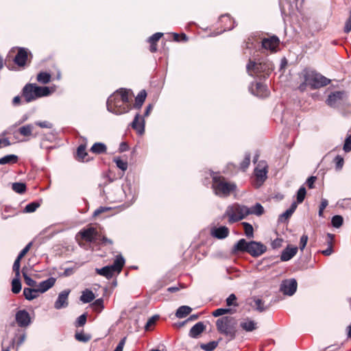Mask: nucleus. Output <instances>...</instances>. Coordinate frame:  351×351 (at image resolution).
<instances>
[{
	"label": "nucleus",
	"instance_id": "338daca9",
	"mask_svg": "<svg viewBox=\"0 0 351 351\" xmlns=\"http://www.w3.org/2000/svg\"><path fill=\"white\" fill-rule=\"evenodd\" d=\"M97 239H100L101 241V244L104 245H112L113 244L112 240L107 238L105 236H101V237L100 235H99V237H97Z\"/></svg>",
	"mask_w": 351,
	"mask_h": 351
},
{
	"label": "nucleus",
	"instance_id": "6e6552de",
	"mask_svg": "<svg viewBox=\"0 0 351 351\" xmlns=\"http://www.w3.org/2000/svg\"><path fill=\"white\" fill-rule=\"evenodd\" d=\"M125 264V259L121 255H117L116 258L111 265H107L102 268L96 269V272L99 275L110 279L112 277L114 272L119 273Z\"/></svg>",
	"mask_w": 351,
	"mask_h": 351
},
{
	"label": "nucleus",
	"instance_id": "5fc2aeb1",
	"mask_svg": "<svg viewBox=\"0 0 351 351\" xmlns=\"http://www.w3.org/2000/svg\"><path fill=\"white\" fill-rule=\"evenodd\" d=\"M231 311L232 310L230 308H217L215 311H214L213 312L212 315L214 317H219V316H221L223 315H225L226 313H230L231 312Z\"/></svg>",
	"mask_w": 351,
	"mask_h": 351
},
{
	"label": "nucleus",
	"instance_id": "f3484780",
	"mask_svg": "<svg viewBox=\"0 0 351 351\" xmlns=\"http://www.w3.org/2000/svg\"><path fill=\"white\" fill-rule=\"evenodd\" d=\"M26 339V333L24 330H18L15 337L10 341V346L16 347V350L23 343Z\"/></svg>",
	"mask_w": 351,
	"mask_h": 351
},
{
	"label": "nucleus",
	"instance_id": "f704fd0d",
	"mask_svg": "<svg viewBox=\"0 0 351 351\" xmlns=\"http://www.w3.org/2000/svg\"><path fill=\"white\" fill-rule=\"evenodd\" d=\"M34 126L32 124H27L19 129V133L24 136H29L32 135Z\"/></svg>",
	"mask_w": 351,
	"mask_h": 351
},
{
	"label": "nucleus",
	"instance_id": "7ed1b4c3",
	"mask_svg": "<svg viewBox=\"0 0 351 351\" xmlns=\"http://www.w3.org/2000/svg\"><path fill=\"white\" fill-rule=\"evenodd\" d=\"M237 320L231 316H224L216 322L217 330L233 340L237 336Z\"/></svg>",
	"mask_w": 351,
	"mask_h": 351
},
{
	"label": "nucleus",
	"instance_id": "c03bdc74",
	"mask_svg": "<svg viewBox=\"0 0 351 351\" xmlns=\"http://www.w3.org/2000/svg\"><path fill=\"white\" fill-rule=\"evenodd\" d=\"M327 237H328V247L327 249L322 251V254H324V256H330L333 252L332 246V240L333 236L331 234L328 233L327 234Z\"/></svg>",
	"mask_w": 351,
	"mask_h": 351
},
{
	"label": "nucleus",
	"instance_id": "774afa93",
	"mask_svg": "<svg viewBox=\"0 0 351 351\" xmlns=\"http://www.w3.org/2000/svg\"><path fill=\"white\" fill-rule=\"evenodd\" d=\"M316 180H317V177L314 176H310L306 180V184H307V186H308L309 189H313L314 188V183L316 181Z\"/></svg>",
	"mask_w": 351,
	"mask_h": 351
},
{
	"label": "nucleus",
	"instance_id": "20e7f679",
	"mask_svg": "<svg viewBox=\"0 0 351 351\" xmlns=\"http://www.w3.org/2000/svg\"><path fill=\"white\" fill-rule=\"evenodd\" d=\"M213 189L215 194L219 197H227L234 191L237 185L234 183L228 182L221 176L215 173H212Z\"/></svg>",
	"mask_w": 351,
	"mask_h": 351
},
{
	"label": "nucleus",
	"instance_id": "58836bf2",
	"mask_svg": "<svg viewBox=\"0 0 351 351\" xmlns=\"http://www.w3.org/2000/svg\"><path fill=\"white\" fill-rule=\"evenodd\" d=\"M21 290V282L20 278H15L12 281V291L14 293H19Z\"/></svg>",
	"mask_w": 351,
	"mask_h": 351
},
{
	"label": "nucleus",
	"instance_id": "4be33fe9",
	"mask_svg": "<svg viewBox=\"0 0 351 351\" xmlns=\"http://www.w3.org/2000/svg\"><path fill=\"white\" fill-rule=\"evenodd\" d=\"M27 59V52L25 48L20 47L17 54L16 55L14 62L19 66H25Z\"/></svg>",
	"mask_w": 351,
	"mask_h": 351
},
{
	"label": "nucleus",
	"instance_id": "4468645a",
	"mask_svg": "<svg viewBox=\"0 0 351 351\" xmlns=\"http://www.w3.org/2000/svg\"><path fill=\"white\" fill-rule=\"evenodd\" d=\"M70 292V289H65L58 294V298L54 302V308L56 309L60 310L69 306V295Z\"/></svg>",
	"mask_w": 351,
	"mask_h": 351
},
{
	"label": "nucleus",
	"instance_id": "4d7b16f0",
	"mask_svg": "<svg viewBox=\"0 0 351 351\" xmlns=\"http://www.w3.org/2000/svg\"><path fill=\"white\" fill-rule=\"evenodd\" d=\"M86 322V315L85 313L79 316L75 322L76 327L83 326Z\"/></svg>",
	"mask_w": 351,
	"mask_h": 351
},
{
	"label": "nucleus",
	"instance_id": "ddd939ff",
	"mask_svg": "<svg viewBox=\"0 0 351 351\" xmlns=\"http://www.w3.org/2000/svg\"><path fill=\"white\" fill-rule=\"evenodd\" d=\"M345 95L346 92L343 90L332 92L328 95L326 104L331 108H336L343 100Z\"/></svg>",
	"mask_w": 351,
	"mask_h": 351
},
{
	"label": "nucleus",
	"instance_id": "13d9d810",
	"mask_svg": "<svg viewBox=\"0 0 351 351\" xmlns=\"http://www.w3.org/2000/svg\"><path fill=\"white\" fill-rule=\"evenodd\" d=\"M343 149L346 153L351 152V135L346 137Z\"/></svg>",
	"mask_w": 351,
	"mask_h": 351
},
{
	"label": "nucleus",
	"instance_id": "393cba45",
	"mask_svg": "<svg viewBox=\"0 0 351 351\" xmlns=\"http://www.w3.org/2000/svg\"><path fill=\"white\" fill-rule=\"evenodd\" d=\"M212 234L215 238L223 239L226 238L229 234V229L226 226H220L215 228L212 231Z\"/></svg>",
	"mask_w": 351,
	"mask_h": 351
},
{
	"label": "nucleus",
	"instance_id": "1a4fd4ad",
	"mask_svg": "<svg viewBox=\"0 0 351 351\" xmlns=\"http://www.w3.org/2000/svg\"><path fill=\"white\" fill-rule=\"evenodd\" d=\"M298 287V282L295 278H290L283 280L280 287V290L283 294L291 296L293 295Z\"/></svg>",
	"mask_w": 351,
	"mask_h": 351
},
{
	"label": "nucleus",
	"instance_id": "a211bd4d",
	"mask_svg": "<svg viewBox=\"0 0 351 351\" xmlns=\"http://www.w3.org/2000/svg\"><path fill=\"white\" fill-rule=\"evenodd\" d=\"M279 38L276 36L270 38H264L262 40V47L265 49L274 51L279 44Z\"/></svg>",
	"mask_w": 351,
	"mask_h": 351
},
{
	"label": "nucleus",
	"instance_id": "0e129e2a",
	"mask_svg": "<svg viewBox=\"0 0 351 351\" xmlns=\"http://www.w3.org/2000/svg\"><path fill=\"white\" fill-rule=\"evenodd\" d=\"M350 15L348 19L346 20L344 26V32L348 34L351 31V10L349 12Z\"/></svg>",
	"mask_w": 351,
	"mask_h": 351
},
{
	"label": "nucleus",
	"instance_id": "f8f14e48",
	"mask_svg": "<svg viewBox=\"0 0 351 351\" xmlns=\"http://www.w3.org/2000/svg\"><path fill=\"white\" fill-rule=\"evenodd\" d=\"M79 234L82 239L89 243L95 242L99 237L98 232L96 228L93 226L81 230L79 232Z\"/></svg>",
	"mask_w": 351,
	"mask_h": 351
},
{
	"label": "nucleus",
	"instance_id": "37998d69",
	"mask_svg": "<svg viewBox=\"0 0 351 351\" xmlns=\"http://www.w3.org/2000/svg\"><path fill=\"white\" fill-rule=\"evenodd\" d=\"M88 155L86 151V145H80L77 149V156L79 160H84L85 157Z\"/></svg>",
	"mask_w": 351,
	"mask_h": 351
},
{
	"label": "nucleus",
	"instance_id": "7c9ffc66",
	"mask_svg": "<svg viewBox=\"0 0 351 351\" xmlns=\"http://www.w3.org/2000/svg\"><path fill=\"white\" fill-rule=\"evenodd\" d=\"M39 293L37 289L25 288L23 289V295L27 300H32L36 298Z\"/></svg>",
	"mask_w": 351,
	"mask_h": 351
},
{
	"label": "nucleus",
	"instance_id": "b1692460",
	"mask_svg": "<svg viewBox=\"0 0 351 351\" xmlns=\"http://www.w3.org/2000/svg\"><path fill=\"white\" fill-rule=\"evenodd\" d=\"M205 325L203 322L196 323L190 330L189 335L192 338H197L200 334L205 330Z\"/></svg>",
	"mask_w": 351,
	"mask_h": 351
},
{
	"label": "nucleus",
	"instance_id": "aec40b11",
	"mask_svg": "<svg viewBox=\"0 0 351 351\" xmlns=\"http://www.w3.org/2000/svg\"><path fill=\"white\" fill-rule=\"evenodd\" d=\"M298 247H291L289 245L282 252L280 256L281 261L285 262L291 260L298 252Z\"/></svg>",
	"mask_w": 351,
	"mask_h": 351
},
{
	"label": "nucleus",
	"instance_id": "603ef678",
	"mask_svg": "<svg viewBox=\"0 0 351 351\" xmlns=\"http://www.w3.org/2000/svg\"><path fill=\"white\" fill-rule=\"evenodd\" d=\"M334 162L335 163V168L337 171H339L342 169L343 164H344V160L343 157H341L339 155H337L335 159Z\"/></svg>",
	"mask_w": 351,
	"mask_h": 351
},
{
	"label": "nucleus",
	"instance_id": "9b49d317",
	"mask_svg": "<svg viewBox=\"0 0 351 351\" xmlns=\"http://www.w3.org/2000/svg\"><path fill=\"white\" fill-rule=\"evenodd\" d=\"M247 253L253 257H258L267 251V246L261 242L251 241Z\"/></svg>",
	"mask_w": 351,
	"mask_h": 351
},
{
	"label": "nucleus",
	"instance_id": "cd10ccee",
	"mask_svg": "<svg viewBox=\"0 0 351 351\" xmlns=\"http://www.w3.org/2000/svg\"><path fill=\"white\" fill-rule=\"evenodd\" d=\"M250 241H246L245 239H241L237 241L234 245V252H247L249 250Z\"/></svg>",
	"mask_w": 351,
	"mask_h": 351
},
{
	"label": "nucleus",
	"instance_id": "ea45409f",
	"mask_svg": "<svg viewBox=\"0 0 351 351\" xmlns=\"http://www.w3.org/2000/svg\"><path fill=\"white\" fill-rule=\"evenodd\" d=\"M242 226H243L245 236L247 238H252L254 237L253 226L247 222H243Z\"/></svg>",
	"mask_w": 351,
	"mask_h": 351
},
{
	"label": "nucleus",
	"instance_id": "0eeeda50",
	"mask_svg": "<svg viewBox=\"0 0 351 351\" xmlns=\"http://www.w3.org/2000/svg\"><path fill=\"white\" fill-rule=\"evenodd\" d=\"M303 77L304 80L308 82V86L313 90L326 86L330 82L329 79L313 70H304Z\"/></svg>",
	"mask_w": 351,
	"mask_h": 351
},
{
	"label": "nucleus",
	"instance_id": "2f4dec72",
	"mask_svg": "<svg viewBox=\"0 0 351 351\" xmlns=\"http://www.w3.org/2000/svg\"><path fill=\"white\" fill-rule=\"evenodd\" d=\"M18 156L15 154H8L0 158V165L15 164L18 161Z\"/></svg>",
	"mask_w": 351,
	"mask_h": 351
},
{
	"label": "nucleus",
	"instance_id": "09e8293b",
	"mask_svg": "<svg viewBox=\"0 0 351 351\" xmlns=\"http://www.w3.org/2000/svg\"><path fill=\"white\" fill-rule=\"evenodd\" d=\"M306 194V189L304 186H302L299 189V190L298 191V193H297V202L298 204H300L304 201Z\"/></svg>",
	"mask_w": 351,
	"mask_h": 351
},
{
	"label": "nucleus",
	"instance_id": "39448f33",
	"mask_svg": "<svg viewBox=\"0 0 351 351\" xmlns=\"http://www.w3.org/2000/svg\"><path fill=\"white\" fill-rule=\"evenodd\" d=\"M50 90L47 86H38L36 84H27L22 90V95L27 103H29L38 98L48 96Z\"/></svg>",
	"mask_w": 351,
	"mask_h": 351
},
{
	"label": "nucleus",
	"instance_id": "4c0bfd02",
	"mask_svg": "<svg viewBox=\"0 0 351 351\" xmlns=\"http://www.w3.org/2000/svg\"><path fill=\"white\" fill-rule=\"evenodd\" d=\"M12 189L16 193L23 194L26 191V185L23 182H14L12 184Z\"/></svg>",
	"mask_w": 351,
	"mask_h": 351
},
{
	"label": "nucleus",
	"instance_id": "6ab92c4d",
	"mask_svg": "<svg viewBox=\"0 0 351 351\" xmlns=\"http://www.w3.org/2000/svg\"><path fill=\"white\" fill-rule=\"evenodd\" d=\"M239 326L242 330L247 332H252L258 328L257 322L248 317L243 319Z\"/></svg>",
	"mask_w": 351,
	"mask_h": 351
},
{
	"label": "nucleus",
	"instance_id": "f03ea898",
	"mask_svg": "<svg viewBox=\"0 0 351 351\" xmlns=\"http://www.w3.org/2000/svg\"><path fill=\"white\" fill-rule=\"evenodd\" d=\"M274 69L273 62L267 57H262L258 60L250 59L246 64V70L250 75L261 78L268 77Z\"/></svg>",
	"mask_w": 351,
	"mask_h": 351
},
{
	"label": "nucleus",
	"instance_id": "6e6d98bb",
	"mask_svg": "<svg viewBox=\"0 0 351 351\" xmlns=\"http://www.w3.org/2000/svg\"><path fill=\"white\" fill-rule=\"evenodd\" d=\"M237 297L234 293L230 294L227 298H226V304L228 306H237L238 304L236 302Z\"/></svg>",
	"mask_w": 351,
	"mask_h": 351
},
{
	"label": "nucleus",
	"instance_id": "e433bc0d",
	"mask_svg": "<svg viewBox=\"0 0 351 351\" xmlns=\"http://www.w3.org/2000/svg\"><path fill=\"white\" fill-rule=\"evenodd\" d=\"M253 301L254 302V306H253L255 310L261 313L265 311L267 308L265 306L263 301L258 298H254Z\"/></svg>",
	"mask_w": 351,
	"mask_h": 351
},
{
	"label": "nucleus",
	"instance_id": "69168bd1",
	"mask_svg": "<svg viewBox=\"0 0 351 351\" xmlns=\"http://www.w3.org/2000/svg\"><path fill=\"white\" fill-rule=\"evenodd\" d=\"M307 241H308V236L306 234H303L301 237L300 240V249L301 251H302L305 248L306 243H307Z\"/></svg>",
	"mask_w": 351,
	"mask_h": 351
},
{
	"label": "nucleus",
	"instance_id": "8fccbe9b",
	"mask_svg": "<svg viewBox=\"0 0 351 351\" xmlns=\"http://www.w3.org/2000/svg\"><path fill=\"white\" fill-rule=\"evenodd\" d=\"M251 156L250 153H245V158L243 161L240 164V167L241 169L245 171L250 165V163Z\"/></svg>",
	"mask_w": 351,
	"mask_h": 351
},
{
	"label": "nucleus",
	"instance_id": "052dcab7",
	"mask_svg": "<svg viewBox=\"0 0 351 351\" xmlns=\"http://www.w3.org/2000/svg\"><path fill=\"white\" fill-rule=\"evenodd\" d=\"M35 124L42 128H49L51 129L53 128V124L48 121H36Z\"/></svg>",
	"mask_w": 351,
	"mask_h": 351
},
{
	"label": "nucleus",
	"instance_id": "c9c22d12",
	"mask_svg": "<svg viewBox=\"0 0 351 351\" xmlns=\"http://www.w3.org/2000/svg\"><path fill=\"white\" fill-rule=\"evenodd\" d=\"M38 82L41 84H47L51 80V75L47 72H40L36 77Z\"/></svg>",
	"mask_w": 351,
	"mask_h": 351
},
{
	"label": "nucleus",
	"instance_id": "423d86ee",
	"mask_svg": "<svg viewBox=\"0 0 351 351\" xmlns=\"http://www.w3.org/2000/svg\"><path fill=\"white\" fill-rule=\"evenodd\" d=\"M246 210V206L234 203L226 208L223 218L228 217V223H233L245 219L247 217Z\"/></svg>",
	"mask_w": 351,
	"mask_h": 351
},
{
	"label": "nucleus",
	"instance_id": "bf43d9fd",
	"mask_svg": "<svg viewBox=\"0 0 351 351\" xmlns=\"http://www.w3.org/2000/svg\"><path fill=\"white\" fill-rule=\"evenodd\" d=\"M32 245V242H29L19 254L16 258L22 259L23 257L29 252Z\"/></svg>",
	"mask_w": 351,
	"mask_h": 351
},
{
	"label": "nucleus",
	"instance_id": "2eb2a0df",
	"mask_svg": "<svg viewBox=\"0 0 351 351\" xmlns=\"http://www.w3.org/2000/svg\"><path fill=\"white\" fill-rule=\"evenodd\" d=\"M267 172V165L263 161L260 162L254 169V175L257 181L260 182V185L266 180Z\"/></svg>",
	"mask_w": 351,
	"mask_h": 351
},
{
	"label": "nucleus",
	"instance_id": "dca6fc26",
	"mask_svg": "<svg viewBox=\"0 0 351 351\" xmlns=\"http://www.w3.org/2000/svg\"><path fill=\"white\" fill-rule=\"evenodd\" d=\"M131 126L138 134L142 135L145 132L144 118L139 113H136L133 121L131 123Z\"/></svg>",
	"mask_w": 351,
	"mask_h": 351
},
{
	"label": "nucleus",
	"instance_id": "3c124183",
	"mask_svg": "<svg viewBox=\"0 0 351 351\" xmlns=\"http://www.w3.org/2000/svg\"><path fill=\"white\" fill-rule=\"evenodd\" d=\"M22 273H23V276L24 278L25 282L28 286L32 287H34L36 286V284H37L36 282L34 280H33L32 278H30L25 271H24V269H23Z\"/></svg>",
	"mask_w": 351,
	"mask_h": 351
},
{
	"label": "nucleus",
	"instance_id": "9d476101",
	"mask_svg": "<svg viewBox=\"0 0 351 351\" xmlns=\"http://www.w3.org/2000/svg\"><path fill=\"white\" fill-rule=\"evenodd\" d=\"M15 321L21 328H27L32 322L29 313L25 309L19 310L16 313Z\"/></svg>",
	"mask_w": 351,
	"mask_h": 351
},
{
	"label": "nucleus",
	"instance_id": "a19ab883",
	"mask_svg": "<svg viewBox=\"0 0 351 351\" xmlns=\"http://www.w3.org/2000/svg\"><path fill=\"white\" fill-rule=\"evenodd\" d=\"M217 346L218 341H212L208 343L200 344V348L205 351H213L217 347Z\"/></svg>",
	"mask_w": 351,
	"mask_h": 351
},
{
	"label": "nucleus",
	"instance_id": "c756f323",
	"mask_svg": "<svg viewBox=\"0 0 351 351\" xmlns=\"http://www.w3.org/2000/svg\"><path fill=\"white\" fill-rule=\"evenodd\" d=\"M146 96L147 93L145 90L140 91L135 98V103L133 107L136 109H140L146 99Z\"/></svg>",
	"mask_w": 351,
	"mask_h": 351
},
{
	"label": "nucleus",
	"instance_id": "de8ad7c7",
	"mask_svg": "<svg viewBox=\"0 0 351 351\" xmlns=\"http://www.w3.org/2000/svg\"><path fill=\"white\" fill-rule=\"evenodd\" d=\"M75 339L81 342H88L90 339L91 336L88 334H84V332H77L75 335Z\"/></svg>",
	"mask_w": 351,
	"mask_h": 351
},
{
	"label": "nucleus",
	"instance_id": "680f3d73",
	"mask_svg": "<svg viewBox=\"0 0 351 351\" xmlns=\"http://www.w3.org/2000/svg\"><path fill=\"white\" fill-rule=\"evenodd\" d=\"M163 34L157 32L154 34L152 36L148 38L149 43H156L157 41L162 36Z\"/></svg>",
	"mask_w": 351,
	"mask_h": 351
},
{
	"label": "nucleus",
	"instance_id": "473e14b6",
	"mask_svg": "<svg viewBox=\"0 0 351 351\" xmlns=\"http://www.w3.org/2000/svg\"><path fill=\"white\" fill-rule=\"evenodd\" d=\"M106 150L107 147L103 143H95L90 148V152L96 154H104L106 152Z\"/></svg>",
	"mask_w": 351,
	"mask_h": 351
},
{
	"label": "nucleus",
	"instance_id": "49530a36",
	"mask_svg": "<svg viewBox=\"0 0 351 351\" xmlns=\"http://www.w3.org/2000/svg\"><path fill=\"white\" fill-rule=\"evenodd\" d=\"M343 222V219L341 215H335L331 219L332 226L335 228H339Z\"/></svg>",
	"mask_w": 351,
	"mask_h": 351
},
{
	"label": "nucleus",
	"instance_id": "a18cd8bd",
	"mask_svg": "<svg viewBox=\"0 0 351 351\" xmlns=\"http://www.w3.org/2000/svg\"><path fill=\"white\" fill-rule=\"evenodd\" d=\"M113 161L116 163L117 167L125 171L128 169V162L123 160L120 158H114Z\"/></svg>",
	"mask_w": 351,
	"mask_h": 351
},
{
	"label": "nucleus",
	"instance_id": "e2e57ef3",
	"mask_svg": "<svg viewBox=\"0 0 351 351\" xmlns=\"http://www.w3.org/2000/svg\"><path fill=\"white\" fill-rule=\"evenodd\" d=\"M328 202L326 199H322L321 204L319 208V216L322 217L323 215V212L326 207L328 206Z\"/></svg>",
	"mask_w": 351,
	"mask_h": 351
},
{
	"label": "nucleus",
	"instance_id": "864d4df0",
	"mask_svg": "<svg viewBox=\"0 0 351 351\" xmlns=\"http://www.w3.org/2000/svg\"><path fill=\"white\" fill-rule=\"evenodd\" d=\"M20 263H21V259H19L18 258H16L14 262L13 267H12V269L15 274V276L17 278H20V265H21Z\"/></svg>",
	"mask_w": 351,
	"mask_h": 351
},
{
	"label": "nucleus",
	"instance_id": "72a5a7b5",
	"mask_svg": "<svg viewBox=\"0 0 351 351\" xmlns=\"http://www.w3.org/2000/svg\"><path fill=\"white\" fill-rule=\"evenodd\" d=\"M192 311V308L189 306H180L176 313V316L178 318H184Z\"/></svg>",
	"mask_w": 351,
	"mask_h": 351
},
{
	"label": "nucleus",
	"instance_id": "79ce46f5",
	"mask_svg": "<svg viewBox=\"0 0 351 351\" xmlns=\"http://www.w3.org/2000/svg\"><path fill=\"white\" fill-rule=\"evenodd\" d=\"M40 203L38 202H32L27 204L24 208V212L30 213L34 212L39 206Z\"/></svg>",
	"mask_w": 351,
	"mask_h": 351
},
{
	"label": "nucleus",
	"instance_id": "412c9836",
	"mask_svg": "<svg viewBox=\"0 0 351 351\" xmlns=\"http://www.w3.org/2000/svg\"><path fill=\"white\" fill-rule=\"evenodd\" d=\"M250 91L253 95L259 97H265L268 95L267 86L261 82H256L255 84V88L251 87Z\"/></svg>",
	"mask_w": 351,
	"mask_h": 351
},
{
	"label": "nucleus",
	"instance_id": "f257e3e1",
	"mask_svg": "<svg viewBox=\"0 0 351 351\" xmlns=\"http://www.w3.org/2000/svg\"><path fill=\"white\" fill-rule=\"evenodd\" d=\"M129 93L130 90L121 88L110 95L106 101L108 111L116 115L128 112L131 109Z\"/></svg>",
	"mask_w": 351,
	"mask_h": 351
},
{
	"label": "nucleus",
	"instance_id": "c85d7f7f",
	"mask_svg": "<svg viewBox=\"0 0 351 351\" xmlns=\"http://www.w3.org/2000/svg\"><path fill=\"white\" fill-rule=\"evenodd\" d=\"M95 298V294L91 290L88 289L83 291L80 296V300L85 304L92 302Z\"/></svg>",
	"mask_w": 351,
	"mask_h": 351
},
{
	"label": "nucleus",
	"instance_id": "bb28decb",
	"mask_svg": "<svg viewBox=\"0 0 351 351\" xmlns=\"http://www.w3.org/2000/svg\"><path fill=\"white\" fill-rule=\"evenodd\" d=\"M247 216L249 215H255L256 216H261L264 213V208L260 203H256V204L250 208L247 206Z\"/></svg>",
	"mask_w": 351,
	"mask_h": 351
},
{
	"label": "nucleus",
	"instance_id": "a878e982",
	"mask_svg": "<svg viewBox=\"0 0 351 351\" xmlns=\"http://www.w3.org/2000/svg\"><path fill=\"white\" fill-rule=\"evenodd\" d=\"M297 208V203L293 202L291 204L289 208H288L286 211H285L283 213L280 215L278 217V222H285L291 216L293 215L294 211Z\"/></svg>",
	"mask_w": 351,
	"mask_h": 351
},
{
	"label": "nucleus",
	"instance_id": "5701e85b",
	"mask_svg": "<svg viewBox=\"0 0 351 351\" xmlns=\"http://www.w3.org/2000/svg\"><path fill=\"white\" fill-rule=\"evenodd\" d=\"M56 281V279L55 278L50 277L47 280L40 282L37 289L38 290L39 293H45L54 285Z\"/></svg>",
	"mask_w": 351,
	"mask_h": 351
}]
</instances>
